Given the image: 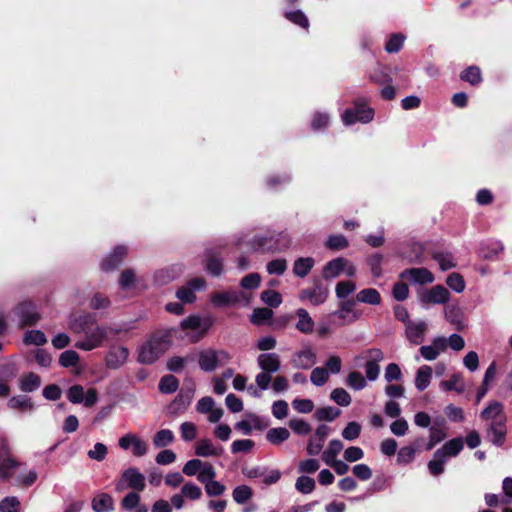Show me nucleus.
Instances as JSON below:
<instances>
[{"label": "nucleus", "mask_w": 512, "mask_h": 512, "mask_svg": "<svg viewBox=\"0 0 512 512\" xmlns=\"http://www.w3.org/2000/svg\"><path fill=\"white\" fill-rule=\"evenodd\" d=\"M20 501L15 496H7L0 501V512H19Z\"/></svg>", "instance_id": "58"}, {"label": "nucleus", "mask_w": 512, "mask_h": 512, "mask_svg": "<svg viewBox=\"0 0 512 512\" xmlns=\"http://www.w3.org/2000/svg\"><path fill=\"white\" fill-rule=\"evenodd\" d=\"M146 486V478L138 468L129 467L121 474L119 481L115 485L117 492H122L125 489H132L133 491L142 492Z\"/></svg>", "instance_id": "7"}, {"label": "nucleus", "mask_w": 512, "mask_h": 512, "mask_svg": "<svg viewBox=\"0 0 512 512\" xmlns=\"http://www.w3.org/2000/svg\"><path fill=\"white\" fill-rule=\"evenodd\" d=\"M290 437V432L284 427L271 428L266 433V439L273 445H280Z\"/></svg>", "instance_id": "40"}, {"label": "nucleus", "mask_w": 512, "mask_h": 512, "mask_svg": "<svg viewBox=\"0 0 512 512\" xmlns=\"http://www.w3.org/2000/svg\"><path fill=\"white\" fill-rule=\"evenodd\" d=\"M249 299L244 292L229 290L215 292L211 295V302L216 307H225L236 303H248Z\"/></svg>", "instance_id": "13"}, {"label": "nucleus", "mask_w": 512, "mask_h": 512, "mask_svg": "<svg viewBox=\"0 0 512 512\" xmlns=\"http://www.w3.org/2000/svg\"><path fill=\"white\" fill-rule=\"evenodd\" d=\"M181 493L190 500H198L202 496L201 488L192 482L185 483L181 489Z\"/></svg>", "instance_id": "62"}, {"label": "nucleus", "mask_w": 512, "mask_h": 512, "mask_svg": "<svg viewBox=\"0 0 512 512\" xmlns=\"http://www.w3.org/2000/svg\"><path fill=\"white\" fill-rule=\"evenodd\" d=\"M356 290V285L352 281H341L337 283L335 288L336 296L339 299H345L348 295Z\"/></svg>", "instance_id": "63"}, {"label": "nucleus", "mask_w": 512, "mask_h": 512, "mask_svg": "<svg viewBox=\"0 0 512 512\" xmlns=\"http://www.w3.org/2000/svg\"><path fill=\"white\" fill-rule=\"evenodd\" d=\"M22 465L12 456L7 439L0 437V479L4 481L10 479L14 470Z\"/></svg>", "instance_id": "8"}, {"label": "nucleus", "mask_w": 512, "mask_h": 512, "mask_svg": "<svg viewBox=\"0 0 512 512\" xmlns=\"http://www.w3.org/2000/svg\"><path fill=\"white\" fill-rule=\"evenodd\" d=\"M463 447V440L458 437L447 441L442 448L437 451H442V456L447 460L449 457H456L462 451Z\"/></svg>", "instance_id": "34"}, {"label": "nucleus", "mask_w": 512, "mask_h": 512, "mask_svg": "<svg viewBox=\"0 0 512 512\" xmlns=\"http://www.w3.org/2000/svg\"><path fill=\"white\" fill-rule=\"evenodd\" d=\"M504 246L498 240H488L483 242L480 247V256L487 260H494L503 251Z\"/></svg>", "instance_id": "28"}, {"label": "nucleus", "mask_w": 512, "mask_h": 512, "mask_svg": "<svg viewBox=\"0 0 512 512\" xmlns=\"http://www.w3.org/2000/svg\"><path fill=\"white\" fill-rule=\"evenodd\" d=\"M346 385L351 389L359 391L366 387V378L358 371H352L347 375Z\"/></svg>", "instance_id": "44"}, {"label": "nucleus", "mask_w": 512, "mask_h": 512, "mask_svg": "<svg viewBox=\"0 0 512 512\" xmlns=\"http://www.w3.org/2000/svg\"><path fill=\"white\" fill-rule=\"evenodd\" d=\"M175 436L169 429L159 430L153 437V444L156 448H163L174 442Z\"/></svg>", "instance_id": "42"}, {"label": "nucleus", "mask_w": 512, "mask_h": 512, "mask_svg": "<svg viewBox=\"0 0 512 512\" xmlns=\"http://www.w3.org/2000/svg\"><path fill=\"white\" fill-rule=\"evenodd\" d=\"M291 245V238L286 233L275 236H257L253 240V248L262 252L284 251Z\"/></svg>", "instance_id": "6"}, {"label": "nucleus", "mask_w": 512, "mask_h": 512, "mask_svg": "<svg viewBox=\"0 0 512 512\" xmlns=\"http://www.w3.org/2000/svg\"><path fill=\"white\" fill-rule=\"evenodd\" d=\"M250 421L248 420H241L236 423L235 429L242 432L245 435H249L252 432V424L255 428H261L260 426V419L255 414H250Z\"/></svg>", "instance_id": "48"}, {"label": "nucleus", "mask_w": 512, "mask_h": 512, "mask_svg": "<svg viewBox=\"0 0 512 512\" xmlns=\"http://www.w3.org/2000/svg\"><path fill=\"white\" fill-rule=\"evenodd\" d=\"M331 400L342 407H347L351 403L350 394L343 388H336L330 394Z\"/></svg>", "instance_id": "54"}, {"label": "nucleus", "mask_w": 512, "mask_h": 512, "mask_svg": "<svg viewBox=\"0 0 512 512\" xmlns=\"http://www.w3.org/2000/svg\"><path fill=\"white\" fill-rule=\"evenodd\" d=\"M295 488L302 494H310L315 488V481L308 476H300L297 478Z\"/></svg>", "instance_id": "56"}, {"label": "nucleus", "mask_w": 512, "mask_h": 512, "mask_svg": "<svg viewBox=\"0 0 512 512\" xmlns=\"http://www.w3.org/2000/svg\"><path fill=\"white\" fill-rule=\"evenodd\" d=\"M331 432V428L325 424L319 425L313 436L310 437L307 445V453L310 456L318 455L324 445V442Z\"/></svg>", "instance_id": "15"}, {"label": "nucleus", "mask_w": 512, "mask_h": 512, "mask_svg": "<svg viewBox=\"0 0 512 512\" xmlns=\"http://www.w3.org/2000/svg\"><path fill=\"white\" fill-rule=\"evenodd\" d=\"M41 386V378L33 373L29 372L23 374L19 378V388L22 392L31 393L38 390Z\"/></svg>", "instance_id": "31"}, {"label": "nucleus", "mask_w": 512, "mask_h": 512, "mask_svg": "<svg viewBox=\"0 0 512 512\" xmlns=\"http://www.w3.org/2000/svg\"><path fill=\"white\" fill-rule=\"evenodd\" d=\"M68 326L74 334H83V338L75 343V347L83 351H91L102 346L109 336V327L101 326L93 314H71Z\"/></svg>", "instance_id": "1"}, {"label": "nucleus", "mask_w": 512, "mask_h": 512, "mask_svg": "<svg viewBox=\"0 0 512 512\" xmlns=\"http://www.w3.org/2000/svg\"><path fill=\"white\" fill-rule=\"evenodd\" d=\"M15 313L20 320L21 326H30L40 319L36 306L30 301H24L15 308Z\"/></svg>", "instance_id": "14"}, {"label": "nucleus", "mask_w": 512, "mask_h": 512, "mask_svg": "<svg viewBox=\"0 0 512 512\" xmlns=\"http://www.w3.org/2000/svg\"><path fill=\"white\" fill-rule=\"evenodd\" d=\"M171 346L169 333L159 332L151 335L137 350V361L141 364H152Z\"/></svg>", "instance_id": "2"}, {"label": "nucleus", "mask_w": 512, "mask_h": 512, "mask_svg": "<svg viewBox=\"0 0 512 512\" xmlns=\"http://www.w3.org/2000/svg\"><path fill=\"white\" fill-rule=\"evenodd\" d=\"M361 429H362V427L358 422H355V421L349 422L342 431V437L345 440H349V441L355 440L359 437V435L361 433Z\"/></svg>", "instance_id": "60"}, {"label": "nucleus", "mask_w": 512, "mask_h": 512, "mask_svg": "<svg viewBox=\"0 0 512 512\" xmlns=\"http://www.w3.org/2000/svg\"><path fill=\"white\" fill-rule=\"evenodd\" d=\"M460 78L473 86L478 85L482 81L481 71L477 66H470L465 69L461 73Z\"/></svg>", "instance_id": "49"}, {"label": "nucleus", "mask_w": 512, "mask_h": 512, "mask_svg": "<svg viewBox=\"0 0 512 512\" xmlns=\"http://www.w3.org/2000/svg\"><path fill=\"white\" fill-rule=\"evenodd\" d=\"M481 418L489 421L490 424L495 422H506V416L503 412V405L500 402H492L482 412Z\"/></svg>", "instance_id": "22"}, {"label": "nucleus", "mask_w": 512, "mask_h": 512, "mask_svg": "<svg viewBox=\"0 0 512 512\" xmlns=\"http://www.w3.org/2000/svg\"><path fill=\"white\" fill-rule=\"evenodd\" d=\"M141 502V497L138 491L129 492L121 501V506L123 509L131 511L135 507L139 506Z\"/></svg>", "instance_id": "59"}, {"label": "nucleus", "mask_w": 512, "mask_h": 512, "mask_svg": "<svg viewBox=\"0 0 512 512\" xmlns=\"http://www.w3.org/2000/svg\"><path fill=\"white\" fill-rule=\"evenodd\" d=\"M316 363V354L311 347L297 351L291 358V364L297 369H310Z\"/></svg>", "instance_id": "17"}, {"label": "nucleus", "mask_w": 512, "mask_h": 512, "mask_svg": "<svg viewBox=\"0 0 512 512\" xmlns=\"http://www.w3.org/2000/svg\"><path fill=\"white\" fill-rule=\"evenodd\" d=\"M506 422H495L489 424L487 437L496 446H501L505 441L506 436Z\"/></svg>", "instance_id": "32"}, {"label": "nucleus", "mask_w": 512, "mask_h": 512, "mask_svg": "<svg viewBox=\"0 0 512 512\" xmlns=\"http://www.w3.org/2000/svg\"><path fill=\"white\" fill-rule=\"evenodd\" d=\"M447 460L442 456V451H435L433 459L428 462L429 472L433 476H438L444 472V466Z\"/></svg>", "instance_id": "41"}, {"label": "nucleus", "mask_w": 512, "mask_h": 512, "mask_svg": "<svg viewBox=\"0 0 512 512\" xmlns=\"http://www.w3.org/2000/svg\"><path fill=\"white\" fill-rule=\"evenodd\" d=\"M212 325V320L209 317H201L199 315H191L181 321V328L183 330H192L190 336L192 342H198L204 337Z\"/></svg>", "instance_id": "9"}, {"label": "nucleus", "mask_w": 512, "mask_h": 512, "mask_svg": "<svg viewBox=\"0 0 512 512\" xmlns=\"http://www.w3.org/2000/svg\"><path fill=\"white\" fill-rule=\"evenodd\" d=\"M343 443L338 439L329 442L327 449L322 453L324 463H329L336 459V456L342 451Z\"/></svg>", "instance_id": "43"}, {"label": "nucleus", "mask_w": 512, "mask_h": 512, "mask_svg": "<svg viewBox=\"0 0 512 512\" xmlns=\"http://www.w3.org/2000/svg\"><path fill=\"white\" fill-rule=\"evenodd\" d=\"M356 300L361 303L378 305L381 303V295L374 288H365L357 293Z\"/></svg>", "instance_id": "38"}, {"label": "nucleus", "mask_w": 512, "mask_h": 512, "mask_svg": "<svg viewBox=\"0 0 512 512\" xmlns=\"http://www.w3.org/2000/svg\"><path fill=\"white\" fill-rule=\"evenodd\" d=\"M223 448L215 446L210 439H201L196 443L195 454L200 457L220 456Z\"/></svg>", "instance_id": "25"}, {"label": "nucleus", "mask_w": 512, "mask_h": 512, "mask_svg": "<svg viewBox=\"0 0 512 512\" xmlns=\"http://www.w3.org/2000/svg\"><path fill=\"white\" fill-rule=\"evenodd\" d=\"M341 414V411L335 407H331V406H328V407H321V408H318L316 411H315V418L318 420V421H333L335 420L339 415Z\"/></svg>", "instance_id": "45"}, {"label": "nucleus", "mask_w": 512, "mask_h": 512, "mask_svg": "<svg viewBox=\"0 0 512 512\" xmlns=\"http://www.w3.org/2000/svg\"><path fill=\"white\" fill-rule=\"evenodd\" d=\"M427 325L424 321H408L406 324V336L413 344H420L424 340Z\"/></svg>", "instance_id": "21"}, {"label": "nucleus", "mask_w": 512, "mask_h": 512, "mask_svg": "<svg viewBox=\"0 0 512 512\" xmlns=\"http://www.w3.org/2000/svg\"><path fill=\"white\" fill-rule=\"evenodd\" d=\"M130 355L127 347L122 345H111L105 355V365L107 368L117 370L125 365Z\"/></svg>", "instance_id": "11"}, {"label": "nucleus", "mask_w": 512, "mask_h": 512, "mask_svg": "<svg viewBox=\"0 0 512 512\" xmlns=\"http://www.w3.org/2000/svg\"><path fill=\"white\" fill-rule=\"evenodd\" d=\"M7 406L12 410H18L22 413L33 412L35 410L34 402L26 395L11 397L7 402Z\"/></svg>", "instance_id": "26"}, {"label": "nucleus", "mask_w": 512, "mask_h": 512, "mask_svg": "<svg viewBox=\"0 0 512 512\" xmlns=\"http://www.w3.org/2000/svg\"><path fill=\"white\" fill-rule=\"evenodd\" d=\"M401 279L410 280L417 284H428L434 281L433 274L427 268H410L400 274Z\"/></svg>", "instance_id": "19"}, {"label": "nucleus", "mask_w": 512, "mask_h": 512, "mask_svg": "<svg viewBox=\"0 0 512 512\" xmlns=\"http://www.w3.org/2000/svg\"><path fill=\"white\" fill-rule=\"evenodd\" d=\"M450 299V292L442 285H436L422 295L421 301L427 304H445Z\"/></svg>", "instance_id": "20"}, {"label": "nucleus", "mask_w": 512, "mask_h": 512, "mask_svg": "<svg viewBox=\"0 0 512 512\" xmlns=\"http://www.w3.org/2000/svg\"><path fill=\"white\" fill-rule=\"evenodd\" d=\"M253 495L252 489L247 485H240L234 488L232 496L236 503L244 504L251 499Z\"/></svg>", "instance_id": "50"}, {"label": "nucleus", "mask_w": 512, "mask_h": 512, "mask_svg": "<svg viewBox=\"0 0 512 512\" xmlns=\"http://www.w3.org/2000/svg\"><path fill=\"white\" fill-rule=\"evenodd\" d=\"M232 359L231 355L222 349H204L198 356V364L201 370L212 372L220 366H224Z\"/></svg>", "instance_id": "5"}, {"label": "nucleus", "mask_w": 512, "mask_h": 512, "mask_svg": "<svg viewBox=\"0 0 512 512\" xmlns=\"http://www.w3.org/2000/svg\"><path fill=\"white\" fill-rule=\"evenodd\" d=\"M296 316L298 318L295 324L296 329L303 334H311L314 330L315 323L308 311L299 308L296 310Z\"/></svg>", "instance_id": "29"}, {"label": "nucleus", "mask_w": 512, "mask_h": 512, "mask_svg": "<svg viewBox=\"0 0 512 512\" xmlns=\"http://www.w3.org/2000/svg\"><path fill=\"white\" fill-rule=\"evenodd\" d=\"M206 287V282L203 278H194L190 280L185 286L179 288L176 292V297L182 303H192L195 300V291L203 290Z\"/></svg>", "instance_id": "16"}, {"label": "nucleus", "mask_w": 512, "mask_h": 512, "mask_svg": "<svg viewBox=\"0 0 512 512\" xmlns=\"http://www.w3.org/2000/svg\"><path fill=\"white\" fill-rule=\"evenodd\" d=\"M67 398L73 404L83 403L85 407H91L97 402L98 393L95 388H89L85 392L82 385L76 384L68 389Z\"/></svg>", "instance_id": "10"}, {"label": "nucleus", "mask_w": 512, "mask_h": 512, "mask_svg": "<svg viewBox=\"0 0 512 512\" xmlns=\"http://www.w3.org/2000/svg\"><path fill=\"white\" fill-rule=\"evenodd\" d=\"M445 317L452 324L460 327L463 323L462 311L458 305H448L445 308Z\"/></svg>", "instance_id": "52"}, {"label": "nucleus", "mask_w": 512, "mask_h": 512, "mask_svg": "<svg viewBox=\"0 0 512 512\" xmlns=\"http://www.w3.org/2000/svg\"><path fill=\"white\" fill-rule=\"evenodd\" d=\"M108 454V448L103 443H96L92 449L87 452V455L90 459L101 462L103 461Z\"/></svg>", "instance_id": "61"}, {"label": "nucleus", "mask_w": 512, "mask_h": 512, "mask_svg": "<svg viewBox=\"0 0 512 512\" xmlns=\"http://www.w3.org/2000/svg\"><path fill=\"white\" fill-rule=\"evenodd\" d=\"M329 379V372L324 367H316L312 370L310 375L311 382L318 387L323 386Z\"/></svg>", "instance_id": "55"}, {"label": "nucleus", "mask_w": 512, "mask_h": 512, "mask_svg": "<svg viewBox=\"0 0 512 512\" xmlns=\"http://www.w3.org/2000/svg\"><path fill=\"white\" fill-rule=\"evenodd\" d=\"M432 258L439 264L441 270L446 271L456 266L453 255L449 252L435 251Z\"/></svg>", "instance_id": "39"}, {"label": "nucleus", "mask_w": 512, "mask_h": 512, "mask_svg": "<svg viewBox=\"0 0 512 512\" xmlns=\"http://www.w3.org/2000/svg\"><path fill=\"white\" fill-rule=\"evenodd\" d=\"M119 447L123 450H132L135 457H142L148 452V444L136 434L127 433L118 441Z\"/></svg>", "instance_id": "12"}, {"label": "nucleus", "mask_w": 512, "mask_h": 512, "mask_svg": "<svg viewBox=\"0 0 512 512\" xmlns=\"http://www.w3.org/2000/svg\"><path fill=\"white\" fill-rule=\"evenodd\" d=\"M92 508L95 512H111L114 510V500L109 494L101 493L93 499Z\"/></svg>", "instance_id": "33"}, {"label": "nucleus", "mask_w": 512, "mask_h": 512, "mask_svg": "<svg viewBox=\"0 0 512 512\" xmlns=\"http://www.w3.org/2000/svg\"><path fill=\"white\" fill-rule=\"evenodd\" d=\"M355 303L354 299L341 301L339 309L334 312V315L348 323L356 321L360 317V313L354 310Z\"/></svg>", "instance_id": "23"}, {"label": "nucleus", "mask_w": 512, "mask_h": 512, "mask_svg": "<svg viewBox=\"0 0 512 512\" xmlns=\"http://www.w3.org/2000/svg\"><path fill=\"white\" fill-rule=\"evenodd\" d=\"M127 254V248L125 246H117L113 252L108 255L101 263V267L104 271H111L117 268L123 261Z\"/></svg>", "instance_id": "24"}, {"label": "nucleus", "mask_w": 512, "mask_h": 512, "mask_svg": "<svg viewBox=\"0 0 512 512\" xmlns=\"http://www.w3.org/2000/svg\"><path fill=\"white\" fill-rule=\"evenodd\" d=\"M257 364L262 370L255 377V382L260 390H267L272 381V374L281 368L280 356L277 353H262L257 357Z\"/></svg>", "instance_id": "3"}, {"label": "nucleus", "mask_w": 512, "mask_h": 512, "mask_svg": "<svg viewBox=\"0 0 512 512\" xmlns=\"http://www.w3.org/2000/svg\"><path fill=\"white\" fill-rule=\"evenodd\" d=\"M329 295L328 288L318 284L315 285L313 288L304 289L300 292V299L301 300H309L311 304L318 306L323 304Z\"/></svg>", "instance_id": "18"}, {"label": "nucleus", "mask_w": 512, "mask_h": 512, "mask_svg": "<svg viewBox=\"0 0 512 512\" xmlns=\"http://www.w3.org/2000/svg\"><path fill=\"white\" fill-rule=\"evenodd\" d=\"M345 125L350 126L356 122L367 124L374 118V110L368 106V100L359 98L354 101V108L346 109L341 115Z\"/></svg>", "instance_id": "4"}, {"label": "nucleus", "mask_w": 512, "mask_h": 512, "mask_svg": "<svg viewBox=\"0 0 512 512\" xmlns=\"http://www.w3.org/2000/svg\"><path fill=\"white\" fill-rule=\"evenodd\" d=\"M262 301L270 307L276 308L282 303V296L275 290H265L261 293Z\"/></svg>", "instance_id": "57"}, {"label": "nucleus", "mask_w": 512, "mask_h": 512, "mask_svg": "<svg viewBox=\"0 0 512 512\" xmlns=\"http://www.w3.org/2000/svg\"><path fill=\"white\" fill-rule=\"evenodd\" d=\"M343 265H345V258L343 257H338L327 262L323 268V278L326 280L337 278L343 272Z\"/></svg>", "instance_id": "30"}, {"label": "nucleus", "mask_w": 512, "mask_h": 512, "mask_svg": "<svg viewBox=\"0 0 512 512\" xmlns=\"http://www.w3.org/2000/svg\"><path fill=\"white\" fill-rule=\"evenodd\" d=\"M432 378V369L430 366L423 365L421 366L416 373L415 377V386L417 390L423 391L429 385Z\"/></svg>", "instance_id": "36"}, {"label": "nucleus", "mask_w": 512, "mask_h": 512, "mask_svg": "<svg viewBox=\"0 0 512 512\" xmlns=\"http://www.w3.org/2000/svg\"><path fill=\"white\" fill-rule=\"evenodd\" d=\"M179 387L178 379L173 375H165L159 382V390L165 394L175 392Z\"/></svg>", "instance_id": "47"}, {"label": "nucleus", "mask_w": 512, "mask_h": 512, "mask_svg": "<svg viewBox=\"0 0 512 512\" xmlns=\"http://www.w3.org/2000/svg\"><path fill=\"white\" fill-rule=\"evenodd\" d=\"M80 360L79 354L74 350H66L62 352L59 356V364L62 367H74L78 365Z\"/></svg>", "instance_id": "51"}, {"label": "nucleus", "mask_w": 512, "mask_h": 512, "mask_svg": "<svg viewBox=\"0 0 512 512\" xmlns=\"http://www.w3.org/2000/svg\"><path fill=\"white\" fill-rule=\"evenodd\" d=\"M23 341L26 345L42 346L47 343V338L40 330H29L25 333Z\"/></svg>", "instance_id": "46"}, {"label": "nucleus", "mask_w": 512, "mask_h": 512, "mask_svg": "<svg viewBox=\"0 0 512 512\" xmlns=\"http://www.w3.org/2000/svg\"><path fill=\"white\" fill-rule=\"evenodd\" d=\"M273 317V312L269 308H257L253 311L251 321L256 325H261Z\"/></svg>", "instance_id": "64"}, {"label": "nucleus", "mask_w": 512, "mask_h": 512, "mask_svg": "<svg viewBox=\"0 0 512 512\" xmlns=\"http://www.w3.org/2000/svg\"><path fill=\"white\" fill-rule=\"evenodd\" d=\"M446 284L450 289H452L456 293L463 292L466 287L464 278L459 273L456 272H453L450 275H448L446 279Z\"/></svg>", "instance_id": "53"}, {"label": "nucleus", "mask_w": 512, "mask_h": 512, "mask_svg": "<svg viewBox=\"0 0 512 512\" xmlns=\"http://www.w3.org/2000/svg\"><path fill=\"white\" fill-rule=\"evenodd\" d=\"M182 273V268L178 265L171 266L157 271L155 280L159 284H166L176 279Z\"/></svg>", "instance_id": "35"}, {"label": "nucleus", "mask_w": 512, "mask_h": 512, "mask_svg": "<svg viewBox=\"0 0 512 512\" xmlns=\"http://www.w3.org/2000/svg\"><path fill=\"white\" fill-rule=\"evenodd\" d=\"M314 263L315 262L312 257H300L294 262L293 272L296 276L304 278L311 271Z\"/></svg>", "instance_id": "37"}, {"label": "nucleus", "mask_w": 512, "mask_h": 512, "mask_svg": "<svg viewBox=\"0 0 512 512\" xmlns=\"http://www.w3.org/2000/svg\"><path fill=\"white\" fill-rule=\"evenodd\" d=\"M193 397V391H181L180 394L173 400V402L169 406L170 414H181L183 413L187 407L190 405Z\"/></svg>", "instance_id": "27"}]
</instances>
